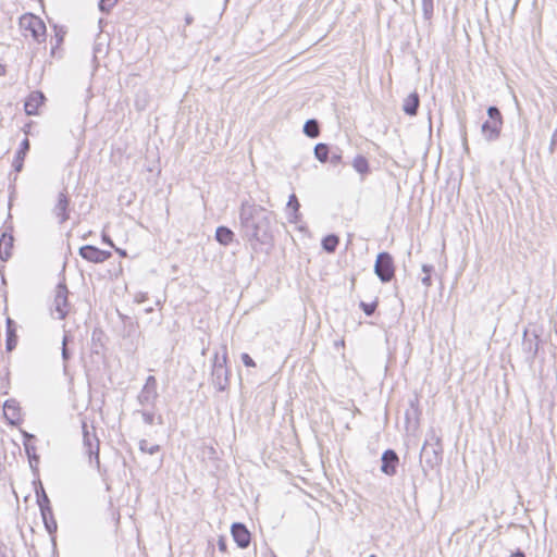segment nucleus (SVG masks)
<instances>
[{
	"label": "nucleus",
	"mask_w": 557,
	"mask_h": 557,
	"mask_svg": "<svg viewBox=\"0 0 557 557\" xmlns=\"http://www.w3.org/2000/svg\"><path fill=\"white\" fill-rule=\"evenodd\" d=\"M245 534H246V547L249 545V542H250V533L249 531L246 529L245 531Z\"/></svg>",
	"instance_id": "obj_47"
},
{
	"label": "nucleus",
	"mask_w": 557,
	"mask_h": 557,
	"mask_svg": "<svg viewBox=\"0 0 557 557\" xmlns=\"http://www.w3.org/2000/svg\"><path fill=\"white\" fill-rule=\"evenodd\" d=\"M252 236L260 243H268L271 238L270 234L268 233L267 228H263L261 226L256 227V232L252 234Z\"/></svg>",
	"instance_id": "obj_32"
},
{
	"label": "nucleus",
	"mask_w": 557,
	"mask_h": 557,
	"mask_svg": "<svg viewBox=\"0 0 557 557\" xmlns=\"http://www.w3.org/2000/svg\"><path fill=\"white\" fill-rule=\"evenodd\" d=\"M299 207H300V205H299V201H298L296 195L292 194L289 196V199L287 202V208L293 210V220L292 221H296L298 219Z\"/></svg>",
	"instance_id": "obj_31"
},
{
	"label": "nucleus",
	"mask_w": 557,
	"mask_h": 557,
	"mask_svg": "<svg viewBox=\"0 0 557 557\" xmlns=\"http://www.w3.org/2000/svg\"><path fill=\"white\" fill-rule=\"evenodd\" d=\"M422 11L425 18H431L433 14V0H421Z\"/></svg>",
	"instance_id": "obj_35"
},
{
	"label": "nucleus",
	"mask_w": 557,
	"mask_h": 557,
	"mask_svg": "<svg viewBox=\"0 0 557 557\" xmlns=\"http://www.w3.org/2000/svg\"><path fill=\"white\" fill-rule=\"evenodd\" d=\"M145 299H146V295H144V294H140V295H138V296L136 297V300H137L138 302H141V301H144Z\"/></svg>",
	"instance_id": "obj_50"
},
{
	"label": "nucleus",
	"mask_w": 557,
	"mask_h": 557,
	"mask_svg": "<svg viewBox=\"0 0 557 557\" xmlns=\"http://www.w3.org/2000/svg\"><path fill=\"white\" fill-rule=\"evenodd\" d=\"M422 284L429 287L431 285V276L430 274H425V276L422 277Z\"/></svg>",
	"instance_id": "obj_40"
},
{
	"label": "nucleus",
	"mask_w": 557,
	"mask_h": 557,
	"mask_svg": "<svg viewBox=\"0 0 557 557\" xmlns=\"http://www.w3.org/2000/svg\"><path fill=\"white\" fill-rule=\"evenodd\" d=\"M115 251H116L120 256H122V257H126V251H125V250L120 249V248H115Z\"/></svg>",
	"instance_id": "obj_49"
},
{
	"label": "nucleus",
	"mask_w": 557,
	"mask_h": 557,
	"mask_svg": "<svg viewBox=\"0 0 557 557\" xmlns=\"http://www.w3.org/2000/svg\"><path fill=\"white\" fill-rule=\"evenodd\" d=\"M36 496H37V503H38V506L40 509L41 518H46L47 515L51 516L52 508L50 506V500H49L42 485H40L39 490H36Z\"/></svg>",
	"instance_id": "obj_18"
},
{
	"label": "nucleus",
	"mask_w": 557,
	"mask_h": 557,
	"mask_svg": "<svg viewBox=\"0 0 557 557\" xmlns=\"http://www.w3.org/2000/svg\"><path fill=\"white\" fill-rule=\"evenodd\" d=\"M433 267L432 265H428V264H424L422 267V271L425 273V274H430V272L432 271Z\"/></svg>",
	"instance_id": "obj_45"
},
{
	"label": "nucleus",
	"mask_w": 557,
	"mask_h": 557,
	"mask_svg": "<svg viewBox=\"0 0 557 557\" xmlns=\"http://www.w3.org/2000/svg\"><path fill=\"white\" fill-rule=\"evenodd\" d=\"M231 533L233 536V540L237 544V547L244 548V523L243 522H235L232 524Z\"/></svg>",
	"instance_id": "obj_22"
},
{
	"label": "nucleus",
	"mask_w": 557,
	"mask_h": 557,
	"mask_svg": "<svg viewBox=\"0 0 557 557\" xmlns=\"http://www.w3.org/2000/svg\"><path fill=\"white\" fill-rule=\"evenodd\" d=\"M239 221L244 223V202L239 207Z\"/></svg>",
	"instance_id": "obj_43"
},
{
	"label": "nucleus",
	"mask_w": 557,
	"mask_h": 557,
	"mask_svg": "<svg viewBox=\"0 0 557 557\" xmlns=\"http://www.w3.org/2000/svg\"><path fill=\"white\" fill-rule=\"evenodd\" d=\"M329 160H330V162L333 165L339 164L342 162V154H341V152H332Z\"/></svg>",
	"instance_id": "obj_38"
},
{
	"label": "nucleus",
	"mask_w": 557,
	"mask_h": 557,
	"mask_svg": "<svg viewBox=\"0 0 557 557\" xmlns=\"http://www.w3.org/2000/svg\"><path fill=\"white\" fill-rule=\"evenodd\" d=\"M79 256L94 263H102L111 258L112 253L108 250H101L92 245H85L79 248Z\"/></svg>",
	"instance_id": "obj_8"
},
{
	"label": "nucleus",
	"mask_w": 557,
	"mask_h": 557,
	"mask_svg": "<svg viewBox=\"0 0 557 557\" xmlns=\"http://www.w3.org/2000/svg\"><path fill=\"white\" fill-rule=\"evenodd\" d=\"M162 462H163V458L161 457L159 460V465H162Z\"/></svg>",
	"instance_id": "obj_53"
},
{
	"label": "nucleus",
	"mask_w": 557,
	"mask_h": 557,
	"mask_svg": "<svg viewBox=\"0 0 557 557\" xmlns=\"http://www.w3.org/2000/svg\"><path fill=\"white\" fill-rule=\"evenodd\" d=\"M82 430H83V446L85 449V453L89 456L91 459L95 457L97 465L99 466V438L96 434V428L94 425H88L86 421L82 422Z\"/></svg>",
	"instance_id": "obj_1"
},
{
	"label": "nucleus",
	"mask_w": 557,
	"mask_h": 557,
	"mask_svg": "<svg viewBox=\"0 0 557 557\" xmlns=\"http://www.w3.org/2000/svg\"><path fill=\"white\" fill-rule=\"evenodd\" d=\"M420 106V98L417 91L411 92L404 99L403 110L407 115L414 116Z\"/></svg>",
	"instance_id": "obj_15"
},
{
	"label": "nucleus",
	"mask_w": 557,
	"mask_h": 557,
	"mask_svg": "<svg viewBox=\"0 0 557 557\" xmlns=\"http://www.w3.org/2000/svg\"><path fill=\"white\" fill-rule=\"evenodd\" d=\"M420 458L421 461H424L431 469L440 465L442 460L440 438H436L435 444L425 442L421 449Z\"/></svg>",
	"instance_id": "obj_7"
},
{
	"label": "nucleus",
	"mask_w": 557,
	"mask_h": 557,
	"mask_svg": "<svg viewBox=\"0 0 557 557\" xmlns=\"http://www.w3.org/2000/svg\"><path fill=\"white\" fill-rule=\"evenodd\" d=\"M158 397L159 394L157 379L153 375H149L146 379L145 385L143 386L141 391L137 396V401L143 407H154Z\"/></svg>",
	"instance_id": "obj_3"
},
{
	"label": "nucleus",
	"mask_w": 557,
	"mask_h": 557,
	"mask_svg": "<svg viewBox=\"0 0 557 557\" xmlns=\"http://www.w3.org/2000/svg\"><path fill=\"white\" fill-rule=\"evenodd\" d=\"M20 25L24 29L29 30L36 41L41 42L45 40L46 25L39 17L33 14L23 15L20 18Z\"/></svg>",
	"instance_id": "obj_5"
},
{
	"label": "nucleus",
	"mask_w": 557,
	"mask_h": 557,
	"mask_svg": "<svg viewBox=\"0 0 557 557\" xmlns=\"http://www.w3.org/2000/svg\"><path fill=\"white\" fill-rule=\"evenodd\" d=\"M253 360L246 354V367H253Z\"/></svg>",
	"instance_id": "obj_44"
},
{
	"label": "nucleus",
	"mask_w": 557,
	"mask_h": 557,
	"mask_svg": "<svg viewBox=\"0 0 557 557\" xmlns=\"http://www.w3.org/2000/svg\"><path fill=\"white\" fill-rule=\"evenodd\" d=\"M0 557H7L3 553L0 552Z\"/></svg>",
	"instance_id": "obj_54"
},
{
	"label": "nucleus",
	"mask_w": 557,
	"mask_h": 557,
	"mask_svg": "<svg viewBox=\"0 0 557 557\" xmlns=\"http://www.w3.org/2000/svg\"><path fill=\"white\" fill-rule=\"evenodd\" d=\"M510 557H525V556L522 552L518 550V552L511 554Z\"/></svg>",
	"instance_id": "obj_48"
},
{
	"label": "nucleus",
	"mask_w": 557,
	"mask_h": 557,
	"mask_svg": "<svg viewBox=\"0 0 557 557\" xmlns=\"http://www.w3.org/2000/svg\"><path fill=\"white\" fill-rule=\"evenodd\" d=\"M103 242H104V243H107V244H109L110 246L114 247L113 242H112V240H111V238H110V237H108L107 235H103Z\"/></svg>",
	"instance_id": "obj_46"
},
{
	"label": "nucleus",
	"mask_w": 557,
	"mask_h": 557,
	"mask_svg": "<svg viewBox=\"0 0 557 557\" xmlns=\"http://www.w3.org/2000/svg\"><path fill=\"white\" fill-rule=\"evenodd\" d=\"M374 272L384 283L394 277L395 268L392 256L388 252H380L374 264Z\"/></svg>",
	"instance_id": "obj_2"
},
{
	"label": "nucleus",
	"mask_w": 557,
	"mask_h": 557,
	"mask_svg": "<svg viewBox=\"0 0 557 557\" xmlns=\"http://www.w3.org/2000/svg\"><path fill=\"white\" fill-rule=\"evenodd\" d=\"M70 199L65 193H60L58 202L54 206L53 212L59 218L60 223H64L69 219Z\"/></svg>",
	"instance_id": "obj_13"
},
{
	"label": "nucleus",
	"mask_w": 557,
	"mask_h": 557,
	"mask_svg": "<svg viewBox=\"0 0 557 557\" xmlns=\"http://www.w3.org/2000/svg\"><path fill=\"white\" fill-rule=\"evenodd\" d=\"M3 413L11 424H16L21 420V410L15 399H8L3 405Z\"/></svg>",
	"instance_id": "obj_12"
},
{
	"label": "nucleus",
	"mask_w": 557,
	"mask_h": 557,
	"mask_svg": "<svg viewBox=\"0 0 557 557\" xmlns=\"http://www.w3.org/2000/svg\"><path fill=\"white\" fill-rule=\"evenodd\" d=\"M330 149L326 144H318L314 147V156L320 162H326L329 160Z\"/></svg>",
	"instance_id": "obj_28"
},
{
	"label": "nucleus",
	"mask_w": 557,
	"mask_h": 557,
	"mask_svg": "<svg viewBox=\"0 0 557 557\" xmlns=\"http://www.w3.org/2000/svg\"><path fill=\"white\" fill-rule=\"evenodd\" d=\"M17 344V335L15 331V323L13 320L8 319L7 320V341H5V348L8 351H12Z\"/></svg>",
	"instance_id": "obj_19"
},
{
	"label": "nucleus",
	"mask_w": 557,
	"mask_h": 557,
	"mask_svg": "<svg viewBox=\"0 0 557 557\" xmlns=\"http://www.w3.org/2000/svg\"><path fill=\"white\" fill-rule=\"evenodd\" d=\"M4 72H5L4 66L2 64H0V75H3Z\"/></svg>",
	"instance_id": "obj_51"
},
{
	"label": "nucleus",
	"mask_w": 557,
	"mask_h": 557,
	"mask_svg": "<svg viewBox=\"0 0 557 557\" xmlns=\"http://www.w3.org/2000/svg\"><path fill=\"white\" fill-rule=\"evenodd\" d=\"M488 121L503 122V116L497 107H490L487 109Z\"/></svg>",
	"instance_id": "obj_34"
},
{
	"label": "nucleus",
	"mask_w": 557,
	"mask_h": 557,
	"mask_svg": "<svg viewBox=\"0 0 557 557\" xmlns=\"http://www.w3.org/2000/svg\"><path fill=\"white\" fill-rule=\"evenodd\" d=\"M503 122H496V121H485L482 124L481 131L484 136V138L487 141H494L498 139L502 131Z\"/></svg>",
	"instance_id": "obj_11"
},
{
	"label": "nucleus",
	"mask_w": 557,
	"mask_h": 557,
	"mask_svg": "<svg viewBox=\"0 0 557 557\" xmlns=\"http://www.w3.org/2000/svg\"><path fill=\"white\" fill-rule=\"evenodd\" d=\"M136 412L140 413L143 421L148 424L152 425L154 423L163 424V419L161 416H157L153 411L148 410H137Z\"/></svg>",
	"instance_id": "obj_23"
},
{
	"label": "nucleus",
	"mask_w": 557,
	"mask_h": 557,
	"mask_svg": "<svg viewBox=\"0 0 557 557\" xmlns=\"http://www.w3.org/2000/svg\"><path fill=\"white\" fill-rule=\"evenodd\" d=\"M339 239L336 235H327L322 240V247L327 252H334L338 246Z\"/></svg>",
	"instance_id": "obj_27"
},
{
	"label": "nucleus",
	"mask_w": 557,
	"mask_h": 557,
	"mask_svg": "<svg viewBox=\"0 0 557 557\" xmlns=\"http://www.w3.org/2000/svg\"><path fill=\"white\" fill-rule=\"evenodd\" d=\"M42 521H44L45 528L49 534H53L57 531L58 525H57L55 519L53 518L52 511H51V516L47 515L46 518H42Z\"/></svg>",
	"instance_id": "obj_33"
},
{
	"label": "nucleus",
	"mask_w": 557,
	"mask_h": 557,
	"mask_svg": "<svg viewBox=\"0 0 557 557\" xmlns=\"http://www.w3.org/2000/svg\"><path fill=\"white\" fill-rule=\"evenodd\" d=\"M45 95L41 91H33L27 97L24 109L27 115H36L38 112V108L45 101Z\"/></svg>",
	"instance_id": "obj_10"
},
{
	"label": "nucleus",
	"mask_w": 557,
	"mask_h": 557,
	"mask_svg": "<svg viewBox=\"0 0 557 557\" xmlns=\"http://www.w3.org/2000/svg\"><path fill=\"white\" fill-rule=\"evenodd\" d=\"M72 342V336L70 332H64L63 338H62V348H61V356L63 361V371H67V362L71 359L72 355L67 347L69 343Z\"/></svg>",
	"instance_id": "obj_20"
},
{
	"label": "nucleus",
	"mask_w": 557,
	"mask_h": 557,
	"mask_svg": "<svg viewBox=\"0 0 557 557\" xmlns=\"http://www.w3.org/2000/svg\"><path fill=\"white\" fill-rule=\"evenodd\" d=\"M304 133L310 138L318 137L320 134L319 123L315 120H308L304 125Z\"/></svg>",
	"instance_id": "obj_25"
},
{
	"label": "nucleus",
	"mask_w": 557,
	"mask_h": 557,
	"mask_svg": "<svg viewBox=\"0 0 557 557\" xmlns=\"http://www.w3.org/2000/svg\"><path fill=\"white\" fill-rule=\"evenodd\" d=\"M352 168L361 175L370 172L369 162L363 156H357L352 161Z\"/></svg>",
	"instance_id": "obj_24"
},
{
	"label": "nucleus",
	"mask_w": 557,
	"mask_h": 557,
	"mask_svg": "<svg viewBox=\"0 0 557 557\" xmlns=\"http://www.w3.org/2000/svg\"><path fill=\"white\" fill-rule=\"evenodd\" d=\"M69 290L64 283H59L55 289L53 301L54 311L58 313V319L63 320L70 311V304L67 299Z\"/></svg>",
	"instance_id": "obj_6"
},
{
	"label": "nucleus",
	"mask_w": 557,
	"mask_h": 557,
	"mask_svg": "<svg viewBox=\"0 0 557 557\" xmlns=\"http://www.w3.org/2000/svg\"><path fill=\"white\" fill-rule=\"evenodd\" d=\"M29 148H30L29 140H28V138H25L21 143L20 148L16 151V154H15L14 160H13V168H14V170L16 172H21L22 171L23 164H24V159H25L27 152L29 151Z\"/></svg>",
	"instance_id": "obj_17"
},
{
	"label": "nucleus",
	"mask_w": 557,
	"mask_h": 557,
	"mask_svg": "<svg viewBox=\"0 0 557 557\" xmlns=\"http://www.w3.org/2000/svg\"><path fill=\"white\" fill-rule=\"evenodd\" d=\"M148 106V94L146 90H139L136 95L135 107L137 110H145Z\"/></svg>",
	"instance_id": "obj_30"
},
{
	"label": "nucleus",
	"mask_w": 557,
	"mask_h": 557,
	"mask_svg": "<svg viewBox=\"0 0 557 557\" xmlns=\"http://www.w3.org/2000/svg\"><path fill=\"white\" fill-rule=\"evenodd\" d=\"M138 446H139V450L141 453L149 454V455L158 454L161 449L160 445H158V444L149 445L148 441L144 440V438L139 441Z\"/></svg>",
	"instance_id": "obj_29"
},
{
	"label": "nucleus",
	"mask_w": 557,
	"mask_h": 557,
	"mask_svg": "<svg viewBox=\"0 0 557 557\" xmlns=\"http://www.w3.org/2000/svg\"><path fill=\"white\" fill-rule=\"evenodd\" d=\"M193 22H194V17L189 13H187L185 15V23H186V25H190Z\"/></svg>",
	"instance_id": "obj_42"
},
{
	"label": "nucleus",
	"mask_w": 557,
	"mask_h": 557,
	"mask_svg": "<svg viewBox=\"0 0 557 557\" xmlns=\"http://www.w3.org/2000/svg\"><path fill=\"white\" fill-rule=\"evenodd\" d=\"M218 546H219V549H220L221 552H223V553H225V552H226V540H225L223 536H221V537L219 539V541H218Z\"/></svg>",
	"instance_id": "obj_39"
},
{
	"label": "nucleus",
	"mask_w": 557,
	"mask_h": 557,
	"mask_svg": "<svg viewBox=\"0 0 557 557\" xmlns=\"http://www.w3.org/2000/svg\"><path fill=\"white\" fill-rule=\"evenodd\" d=\"M24 448L29 459V465L34 468L39 461V457L36 455V447L29 441H24Z\"/></svg>",
	"instance_id": "obj_26"
},
{
	"label": "nucleus",
	"mask_w": 557,
	"mask_h": 557,
	"mask_svg": "<svg viewBox=\"0 0 557 557\" xmlns=\"http://www.w3.org/2000/svg\"><path fill=\"white\" fill-rule=\"evenodd\" d=\"M382 466L381 471L389 476H393L397 472V467L399 463L398 455L393 449H387L383 453L382 458Z\"/></svg>",
	"instance_id": "obj_9"
},
{
	"label": "nucleus",
	"mask_w": 557,
	"mask_h": 557,
	"mask_svg": "<svg viewBox=\"0 0 557 557\" xmlns=\"http://www.w3.org/2000/svg\"><path fill=\"white\" fill-rule=\"evenodd\" d=\"M117 2V0H100L99 1V10L101 12L108 13L111 8Z\"/></svg>",
	"instance_id": "obj_37"
},
{
	"label": "nucleus",
	"mask_w": 557,
	"mask_h": 557,
	"mask_svg": "<svg viewBox=\"0 0 557 557\" xmlns=\"http://www.w3.org/2000/svg\"><path fill=\"white\" fill-rule=\"evenodd\" d=\"M369 557H376L374 554L370 555Z\"/></svg>",
	"instance_id": "obj_55"
},
{
	"label": "nucleus",
	"mask_w": 557,
	"mask_h": 557,
	"mask_svg": "<svg viewBox=\"0 0 557 557\" xmlns=\"http://www.w3.org/2000/svg\"><path fill=\"white\" fill-rule=\"evenodd\" d=\"M152 310H153V308H152V307H147V308L145 309V311H146V312H151Z\"/></svg>",
	"instance_id": "obj_52"
},
{
	"label": "nucleus",
	"mask_w": 557,
	"mask_h": 557,
	"mask_svg": "<svg viewBox=\"0 0 557 557\" xmlns=\"http://www.w3.org/2000/svg\"><path fill=\"white\" fill-rule=\"evenodd\" d=\"M227 368H226V357L225 355L219 356L214 355L213 364H212V383L218 389H225L227 382Z\"/></svg>",
	"instance_id": "obj_4"
},
{
	"label": "nucleus",
	"mask_w": 557,
	"mask_h": 557,
	"mask_svg": "<svg viewBox=\"0 0 557 557\" xmlns=\"http://www.w3.org/2000/svg\"><path fill=\"white\" fill-rule=\"evenodd\" d=\"M14 238L11 234L2 233L0 238V259L7 261L11 258Z\"/></svg>",
	"instance_id": "obj_16"
},
{
	"label": "nucleus",
	"mask_w": 557,
	"mask_h": 557,
	"mask_svg": "<svg viewBox=\"0 0 557 557\" xmlns=\"http://www.w3.org/2000/svg\"><path fill=\"white\" fill-rule=\"evenodd\" d=\"M522 349L527 354L528 359H533L539 350L537 335L529 336L525 331L523 334Z\"/></svg>",
	"instance_id": "obj_14"
},
{
	"label": "nucleus",
	"mask_w": 557,
	"mask_h": 557,
	"mask_svg": "<svg viewBox=\"0 0 557 557\" xmlns=\"http://www.w3.org/2000/svg\"><path fill=\"white\" fill-rule=\"evenodd\" d=\"M24 441H29L30 443L35 440V435L29 434L27 432H23Z\"/></svg>",
	"instance_id": "obj_41"
},
{
	"label": "nucleus",
	"mask_w": 557,
	"mask_h": 557,
	"mask_svg": "<svg viewBox=\"0 0 557 557\" xmlns=\"http://www.w3.org/2000/svg\"><path fill=\"white\" fill-rule=\"evenodd\" d=\"M376 306H377L376 301H374L372 304H367V302H363V301L360 302V308L363 310V312L368 317H370V315H372L374 313V311L376 309Z\"/></svg>",
	"instance_id": "obj_36"
},
{
	"label": "nucleus",
	"mask_w": 557,
	"mask_h": 557,
	"mask_svg": "<svg viewBox=\"0 0 557 557\" xmlns=\"http://www.w3.org/2000/svg\"><path fill=\"white\" fill-rule=\"evenodd\" d=\"M234 233L226 226H219L215 231V239L221 245H228L233 240Z\"/></svg>",
	"instance_id": "obj_21"
}]
</instances>
